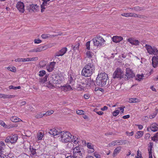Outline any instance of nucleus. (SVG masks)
<instances>
[{
	"label": "nucleus",
	"instance_id": "obj_12",
	"mask_svg": "<svg viewBox=\"0 0 158 158\" xmlns=\"http://www.w3.org/2000/svg\"><path fill=\"white\" fill-rule=\"evenodd\" d=\"M38 6L36 4H33L29 5L27 7V10L29 12H35L37 11V9L38 8Z\"/></svg>",
	"mask_w": 158,
	"mask_h": 158
},
{
	"label": "nucleus",
	"instance_id": "obj_16",
	"mask_svg": "<svg viewBox=\"0 0 158 158\" xmlns=\"http://www.w3.org/2000/svg\"><path fill=\"white\" fill-rule=\"evenodd\" d=\"M145 47L148 53L150 54H152L154 52V50L156 48H152L151 46L148 44H146Z\"/></svg>",
	"mask_w": 158,
	"mask_h": 158
},
{
	"label": "nucleus",
	"instance_id": "obj_57",
	"mask_svg": "<svg viewBox=\"0 0 158 158\" xmlns=\"http://www.w3.org/2000/svg\"><path fill=\"white\" fill-rule=\"evenodd\" d=\"M94 81L93 80H91V78H90V80H89V82H90V83H91V85L92 86H93L94 85H97L96 84V83H95Z\"/></svg>",
	"mask_w": 158,
	"mask_h": 158
},
{
	"label": "nucleus",
	"instance_id": "obj_40",
	"mask_svg": "<svg viewBox=\"0 0 158 158\" xmlns=\"http://www.w3.org/2000/svg\"><path fill=\"white\" fill-rule=\"evenodd\" d=\"M7 69L11 71L15 72L16 71V68L15 67H8L7 68Z\"/></svg>",
	"mask_w": 158,
	"mask_h": 158
},
{
	"label": "nucleus",
	"instance_id": "obj_64",
	"mask_svg": "<svg viewBox=\"0 0 158 158\" xmlns=\"http://www.w3.org/2000/svg\"><path fill=\"white\" fill-rule=\"evenodd\" d=\"M108 107L107 106H105L103 108H102L101 109V110L102 111H104L107 110L108 109Z\"/></svg>",
	"mask_w": 158,
	"mask_h": 158
},
{
	"label": "nucleus",
	"instance_id": "obj_54",
	"mask_svg": "<svg viewBox=\"0 0 158 158\" xmlns=\"http://www.w3.org/2000/svg\"><path fill=\"white\" fill-rule=\"evenodd\" d=\"M154 52H153V53L152 54H154V55L156 56V57H158V50L156 48L154 50Z\"/></svg>",
	"mask_w": 158,
	"mask_h": 158
},
{
	"label": "nucleus",
	"instance_id": "obj_3",
	"mask_svg": "<svg viewBox=\"0 0 158 158\" xmlns=\"http://www.w3.org/2000/svg\"><path fill=\"white\" fill-rule=\"evenodd\" d=\"M85 151L81 146H77L73 148V158H83L85 156Z\"/></svg>",
	"mask_w": 158,
	"mask_h": 158
},
{
	"label": "nucleus",
	"instance_id": "obj_14",
	"mask_svg": "<svg viewBox=\"0 0 158 158\" xmlns=\"http://www.w3.org/2000/svg\"><path fill=\"white\" fill-rule=\"evenodd\" d=\"M67 51V48L65 47L62 48L59 52L56 53L55 55V57L56 58V56H59L63 55L66 53Z\"/></svg>",
	"mask_w": 158,
	"mask_h": 158
},
{
	"label": "nucleus",
	"instance_id": "obj_52",
	"mask_svg": "<svg viewBox=\"0 0 158 158\" xmlns=\"http://www.w3.org/2000/svg\"><path fill=\"white\" fill-rule=\"evenodd\" d=\"M47 68V70L49 72H52L54 69V68L53 67H52L49 65L48 66Z\"/></svg>",
	"mask_w": 158,
	"mask_h": 158
},
{
	"label": "nucleus",
	"instance_id": "obj_36",
	"mask_svg": "<svg viewBox=\"0 0 158 158\" xmlns=\"http://www.w3.org/2000/svg\"><path fill=\"white\" fill-rule=\"evenodd\" d=\"M79 45L80 44L79 43H77L75 44L74 46H73V45H72V47L73 48V50L75 51L77 49H78Z\"/></svg>",
	"mask_w": 158,
	"mask_h": 158
},
{
	"label": "nucleus",
	"instance_id": "obj_6",
	"mask_svg": "<svg viewBox=\"0 0 158 158\" xmlns=\"http://www.w3.org/2000/svg\"><path fill=\"white\" fill-rule=\"evenodd\" d=\"M92 40L94 46L97 47H100L102 45L104 44L105 41L103 37L100 35H98L96 37L94 38Z\"/></svg>",
	"mask_w": 158,
	"mask_h": 158
},
{
	"label": "nucleus",
	"instance_id": "obj_26",
	"mask_svg": "<svg viewBox=\"0 0 158 158\" xmlns=\"http://www.w3.org/2000/svg\"><path fill=\"white\" fill-rule=\"evenodd\" d=\"M121 147V146H118L114 150L113 153V156H115L120 151Z\"/></svg>",
	"mask_w": 158,
	"mask_h": 158
},
{
	"label": "nucleus",
	"instance_id": "obj_20",
	"mask_svg": "<svg viewBox=\"0 0 158 158\" xmlns=\"http://www.w3.org/2000/svg\"><path fill=\"white\" fill-rule=\"evenodd\" d=\"M113 41L117 43L120 42L123 40V38L121 36H114L112 38Z\"/></svg>",
	"mask_w": 158,
	"mask_h": 158
},
{
	"label": "nucleus",
	"instance_id": "obj_49",
	"mask_svg": "<svg viewBox=\"0 0 158 158\" xmlns=\"http://www.w3.org/2000/svg\"><path fill=\"white\" fill-rule=\"evenodd\" d=\"M119 111L118 110H116L113 112V115L114 116H117L119 113Z\"/></svg>",
	"mask_w": 158,
	"mask_h": 158
},
{
	"label": "nucleus",
	"instance_id": "obj_19",
	"mask_svg": "<svg viewBox=\"0 0 158 158\" xmlns=\"http://www.w3.org/2000/svg\"><path fill=\"white\" fill-rule=\"evenodd\" d=\"M15 97V95H11L9 94H0V98L4 99L12 98Z\"/></svg>",
	"mask_w": 158,
	"mask_h": 158
},
{
	"label": "nucleus",
	"instance_id": "obj_15",
	"mask_svg": "<svg viewBox=\"0 0 158 158\" xmlns=\"http://www.w3.org/2000/svg\"><path fill=\"white\" fill-rule=\"evenodd\" d=\"M86 145L88 148V149L87 150V152L88 153H91L94 151V146L91 143H87L86 144Z\"/></svg>",
	"mask_w": 158,
	"mask_h": 158
},
{
	"label": "nucleus",
	"instance_id": "obj_44",
	"mask_svg": "<svg viewBox=\"0 0 158 158\" xmlns=\"http://www.w3.org/2000/svg\"><path fill=\"white\" fill-rule=\"evenodd\" d=\"M46 74V72L45 70H42L39 72V75L40 77H43Z\"/></svg>",
	"mask_w": 158,
	"mask_h": 158
},
{
	"label": "nucleus",
	"instance_id": "obj_32",
	"mask_svg": "<svg viewBox=\"0 0 158 158\" xmlns=\"http://www.w3.org/2000/svg\"><path fill=\"white\" fill-rule=\"evenodd\" d=\"M45 46H41L36 48V52H40L46 49Z\"/></svg>",
	"mask_w": 158,
	"mask_h": 158
},
{
	"label": "nucleus",
	"instance_id": "obj_42",
	"mask_svg": "<svg viewBox=\"0 0 158 158\" xmlns=\"http://www.w3.org/2000/svg\"><path fill=\"white\" fill-rule=\"evenodd\" d=\"M150 145L148 146V152H152V148L153 147V143L151 142L149 143Z\"/></svg>",
	"mask_w": 158,
	"mask_h": 158
},
{
	"label": "nucleus",
	"instance_id": "obj_18",
	"mask_svg": "<svg viewBox=\"0 0 158 158\" xmlns=\"http://www.w3.org/2000/svg\"><path fill=\"white\" fill-rule=\"evenodd\" d=\"M152 63L154 68L158 66V58L155 56H153L152 59Z\"/></svg>",
	"mask_w": 158,
	"mask_h": 158
},
{
	"label": "nucleus",
	"instance_id": "obj_37",
	"mask_svg": "<svg viewBox=\"0 0 158 158\" xmlns=\"http://www.w3.org/2000/svg\"><path fill=\"white\" fill-rule=\"evenodd\" d=\"M143 74H142L141 75L137 74L136 75V77L135 78V79L136 80L140 81L141 79H143Z\"/></svg>",
	"mask_w": 158,
	"mask_h": 158
},
{
	"label": "nucleus",
	"instance_id": "obj_56",
	"mask_svg": "<svg viewBox=\"0 0 158 158\" xmlns=\"http://www.w3.org/2000/svg\"><path fill=\"white\" fill-rule=\"evenodd\" d=\"M77 113L79 115L83 114H84V111L82 110H78L76 111Z\"/></svg>",
	"mask_w": 158,
	"mask_h": 158
},
{
	"label": "nucleus",
	"instance_id": "obj_34",
	"mask_svg": "<svg viewBox=\"0 0 158 158\" xmlns=\"http://www.w3.org/2000/svg\"><path fill=\"white\" fill-rule=\"evenodd\" d=\"M94 54L89 51H87L86 52V56L89 58H91L92 57Z\"/></svg>",
	"mask_w": 158,
	"mask_h": 158
},
{
	"label": "nucleus",
	"instance_id": "obj_29",
	"mask_svg": "<svg viewBox=\"0 0 158 158\" xmlns=\"http://www.w3.org/2000/svg\"><path fill=\"white\" fill-rule=\"evenodd\" d=\"M10 120L13 122H17L20 121H22L18 117L16 116H13L10 118Z\"/></svg>",
	"mask_w": 158,
	"mask_h": 158
},
{
	"label": "nucleus",
	"instance_id": "obj_60",
	"mask_svg": "<svg viewBox=\"0 0 158 158\" xmlns=\"http://www.w3.org/2000/svg\"><path fill=\"white\" fill-rule=\"evenodd\" d=\"M84 97L85 99H87L90 97V95L88 94H86L84 95Z\"/></svg>",
	"mask_w": 158,
	"mask_h": 158
},
{
	"label": "nucleus",
	"instance_id": "obj_45",
	"mask_svg": "<svg viewBox=\"0 0 158 158\" xmlns=\"http://www.w3.org/2000/svg\"><path fill=\"white\" fill-rule=\"evenodd\" d=\"M64 87L65 88V89H66V91H69L72 90V88L69 85H66L65 86H64Z\"/></svg>",
	"mask_w": 158,
	"mask_h": 158
},
{
	"label": "nucleus",
	"instance_id": "obj_59",
	"mask_svg": "<svg viewBox=\"0 0 158 158\" xmlns=\"http://www.w3.org/2000/svg\"><path fill=\"white\" fill-rule=\"evenodd\" d=\"M125 106H122V107H120L118 108V109H120V110H121V113H123L124 111V109L125 108Z\"/></svg>",
	"mask_w": 158,
	"mask_h": 158
},
{
	"label": "nucleus",
	"instance_id": "obj_46",
	"mask_svg": "<svg viewBox=\"0 0 158 158\" xmlns=\"http://www.w3.org/2000/svg\"><path fill=\"white\" fill-rule=\"evenodd\" d=\"M41 36L42 38L45 39L49 37L50 36V35L48 34H43Z\"/></svg>",
	"mask_w": 158,
	"mask_h": 158
},
{
	"label": "nucleus",
	"instance_id": "obj_33",
	"mask_svg": "<svg viewBox=\"0 0 158 158\" xmlns=\"http://www.w3.org/2000/svg\"><path fill=\"white\" fill-rule=\"evenodd\" d=\"M132 10H134L136 11H139L143 10L142 8L138 6H135L132 8Z\"/></svg>",
	"mask_w": 158,
	"mask_h": 158
},
{
	"label": "nucleus",
	"instance_id": "obj_5",
	"mask_svg": "<svg viewBox=\"0 0 158 158\" xmlns=\"http://www.w3.org/2000/svg\"><path fill=\"white\" fill-rule=\"evenodd\" d=\"M112 77L114 79L124 80V73L119 68H118L114 72Z\"/></svg>",
	"mask_w": 158,
	"mask_h": 158
},
{
	"label": "nucleus",
	"instance_id": "obj_17",
	"mask_svg": "<svg viewBox=\"0 0 158 158\" xmlns=\"http://www.w3.org/2000/svg\"><path fill=\"white\" fill-rule=\"evenodd\" d=\"M61 132V131L60 130L58 131V130L55 128H52L50 129L48 133L51 135L55 136L60 135Z\"/></svg>",
	"mask_w": 158,
	"mask_h": 158
},
{
	"label": "nucleus",
	"instance_id": "obj_22",
	"mask_svg": "<svg viewBox=\"0 0 158 158\" xmlns=\"http://www.w3.org/2000/svg\"><path fill=\"white\" fill-rule=\"evenodd\" d=\"M43 1V3L41 5V12H43L44 11V10L45 9V6H47V5L48 4L49 5V4L48 3V2L45 1L44 0H42Z\"/></svg>",
	"mask_w": 158,
	"mask_h": 158
},
{
	"label": "nucleus",
	"instance_id": "obj_25",
	"mask_svg": "<svg viewBox=\"0 0 158 158\" xmlns=\"http://www.w3.org/2000/svg\"><path fill=\"white\" fill-rule=\"evenodd\" d=\"M38 59V57H34L32 58H24V62L26 61H31L35 60H37Z\"/></svg>",
	"mask_w": 158,
	"mask_h": 158
},
{
	"label": "nucleus",
	"instance_id": "obj_43",
	"mask_svg": "<svg viewBox=\"0 0 158 158\" xmlns=\"http://www.w3.org/2000/svg\"><path fill=\"white\" fill-rule=\"evenodd\" d=\"M54 112V111L53 110L47 111L46 113H44L45 115L47 116L48 115H50L52 114Z\"/></svg>",
	"mask_w": 158,
	"mask_h": 158
},
{
	"label": "nucleus",
	"instance_id": "obj_47",
	"mask_svg": "<svg viewBox=\"0 0 158 158\" xmlns=\"http://www.w3.org/2000/svg\"><path fill=\"white\" fill-rule=\"evenodd\" d=\"M74 82V80L73 79V77L71 76L69 80V83L70 84H73Z\"/></svg>",
	"mask_w": 158,
	"mask_h": 158
},
{
	"label": "nucleus",
	"instance_id": "obj_50",
	"mask_svg": "<svg viewBox=\"0 0 158 158\" xmlns=\"http://www.w3.org/2000/svg\"><path fill=\"white\" fill-rule=\"evenodd\" d=\"M91 41H88L86 44V49L88 50H90V43Z\"/></svg>",
	"mask_w": 158,
	"mask_h": 158
},
{
	"label": "nucleus",
	"instance_id": "obj_63",
	"mask_svg": "<svg viewBox=\"0 0 158 158\" xmlns=\"http://www.w3.org/2000/svg\"><path fill=\"white\" fill-rule=\"evenodd\" d=\"M127 134L129 136H132L133 135L134 132L133 131H131V132L127 131L126 132Z\"/></svg>",
	"mask_w": 158,
	"mask_h": 158
},
{
	"label": "nucleus",
	"instance_id": "obj_11",
	"mask_svg": "<svg viewBox=\"0 0 158 158\" xmlns=\"http://www.w3.org/2000/svg\"><path fill=\"white\" fill-rule=\"evenodd\" d=\"M16 7L18 10L21 13H23L24 11V3L21 2H18Z\"/></svg>",
	"mask_w": 158,
	"mask_h": 158
},
{
	"label": "nucleus",
	"instance_id": "obj_55",
	"mask_svg": "<svg viewBox=\"0 0 158 158\" xmlns=\"http://www.w3.org/2000/svg\"><path fill=\"white\" fill-rule=\"evenodd\" d=\"M0 125L5 127H6L7 126L5 123L2 120L0 121Z\"/></svg>",
	"mask_w": 158,
	"mask_h": 158
},
{
	"label": "nucleus",
	"instance_id": "obj_13",
	"mask_svg": "<svg viewBox=\"0 0 158 158\" xmlns=\"http://www.w3.org/2000/svg\"><path fill=\"white\" fill-rule=\"evenodd\" d=\"M127 41L133 45L135 46L139 45V42L138 40H136L134 38H130L127 39Z\"/></svg>",
	"mask_w": 158,
	"mask_h": 158
},
{
	"label": "nucleus",
	"instance_id": "obj_23",
	"mask_svg": "<svg viewBox=\"0 0 158 158\" xmlns=\"http://www.w3.org/2000/svg\"><path fill=\"white\" fill-rule=\"evenodd\" d=\"M5 148V145L4 143L2 141L0 142V156H2V152H3Z\"/></svg>",
	"mask_w": 158,
	"mask_h": 158
},
{
	"label": "nucleus",
	"instance_id": "obj_28",
	"mask_svg": "<svg viewBox=\"0 0 158 158\" xmlns=\"http://www.w3.org/2000/svg\"><path fill=\"white\" fill-rule=\"evenodd\" d=\"M143 132L142 131H138L135 137L136 138L139 139L141 138L143 135Z\"/></svg>",
	"mask_w": 158,
	"mask_h": 158
},
{
	"label": "nucleus",
	"instance_id": "obj_2",
	"mask_svg": "<svg viewBox=\"0 0 158 158\" xmlns=\"http://www.w3.org/2000/svg\"><path fill=\"white\" fill-rule=\"evenodd\" d=\"M108 79L107 75L105 73H102L98 74L95 82L97 85L104 87L106 85Z\"/></svg>",
	"mask_w": 158,
	"mask_h": 158
},
{
	"label": "nucleus",
	"instance_id": "obj_38",
	"mask_svg": "<svg viewBox=\"0 0 158 158\" xmlns=\"http://www.w3.org/2000/svg\"><path fill=\"white\" fill-rule=\"evenodd\" d=\"M9 89H20L21 88V87L20 86L15 87L13 85H11L9 86Z\"/></svg>",
	"mask_w": 158,
	"mask_h": 158
},
{
	"label": "nucleus",
	"instance_id": "obj_9",
	"mask_svg": "<svg viewBox=\"0 0 158 158\" xmlns=\"http://www.w3.org/2000/svg\"><path fill=\"white\" fill-rule=\"evenodd\" d=\"M124 81H127L130 78L135 77V75L133 73L132 69L130 68H127L126 69V73L125 76H124Z\"/></svg>",
	"mask_w": 158,
	"mask_h": 158
},
{
	"label": "nucleus",
	"instance_id": "obj_7",
	"mask_svg": "<svg viewBox=\"0 0 158 158\" xmlns=\"http://www.w3.org/2000/svg\"><path fill=\"white\" fill-rule=\"evenodd\" d=\"M58 74H53L52 75L48 78V82L47 83V86L49 88H52L55 86V81L57 78Z\"/></svg>",
	"mask_w": 158,
	"mask_h": 158
},
{
	"label": "nucleus",
	"instance_id": "obj_51",
	"mask_svg": "<svg viewBox=\"0 0 158 158\" xmlns=\"http://www.w3.org/2000/svg\"><path fill=\"white\" fill-rule=\"evenodd\" d=\"M94 155L97 158H101V155L97 152H95L94 153Z\"/></svg>",
	"mask_w": 158,
	"mask_h": 158
},
{
	"label": "nucleus",
	"instance_id": "obj_1",
	"mask_svg": "<svg viewBox=\"0 0 158 158\" xmlns=\"http://www.w3.org/2000/svg\"><path fill=\"white\" fill-rule=\"evenodd\" d=\"M95 67L93 63L87 64L83 69L81 74L85 77H90L95 72Z\"/></svg>",
	"mask_w": 158,
	"mask_h": 158
},
{
	"label": "nucleus",
	"instance_id": "obj_24",
	"mask_svg": "<svg viewBox=\"0 0 158 158\" xmlns=\"http://www.w3.org/2000/svg\"><path fill=\"white\" fill-rule=\"evenodd\" d=\"M57 78L56 80L55 81V85L57 84H60L63 81V77H60L58 74L57 76Z\"/></svg>",
	"mask_w": 158,
	"mask_h": 158
},
{
	"label": "nucleus",
	"instance_id": "obj_39",
	"mask_svg": "<svg viewBox=\"0 0 158 158\" xmlns=\"http://www.w3.org/2000/svg\"><path fill=\"white\" fill-rule=\"evenodd\" d=\"M48 77V76L46 75L44 78L40 80V82L42 84L44 83L47 80Z\"/></svg>",
	"mask_w": 158,
	"mask_h": 158
},
{
	"label": "nucleus",
	"instance_id": "obj_48",
	"mask_svg": "<svg viewBox=\"0 0 158 158\" xmlns=\"http://www.w3.org/2000/svg\"><path fill=\"white\" fill-rule=\"evenodd\" d=\"M4 156H5V157L3 156H0V158H14V157L13 156H11V154H9L8 155H7L6 156H5L4 155H3Z\"/></svg>",
	"mask_w": 158,
	"mask_h": 158
},
{
	"label": "nucleus",
	"instance_id": "obj_4",
	"mask_svg": "<svg viewBox=\"0 0 158 158\" xmlns=\"http://www.w3.org/2000/svg\"><path fill=\"white\" fill-rule=\"evenodd\" d=\"M60 135L61 140L62 142L67 143L71 141L72 135L69 132L61 131Z\"/></svg>",
	"mask_w": 158,
	"mask_h": 158
},
{
	"label": "nucleus",
	"instance_id": "obj_8",
	"mask_svg": "<svg viewBox=\"0 0 158 158\" xmlns=\"http://www.w3.org/2000/svg\"><path fill=\"white\" fill-rule=\"evenodd\" d=\"M17 135L15 134L7 136L5 139V142L7 143H10L12 144H15L17 142L18 139Z\"/></svg>",
	"mask_w": 158,
	"mask_h": 158
},
{
	"label": "nucleus",
	"instance_id": "obj_27",
	"mask_svg": "<svg viewBox=\"0 0 158 158\" xmlns=\"http://www.w3.org/2000/svg\"><path fill=\"white\" fill-rule=\"evenodd\" d=\"M71 139L72 142L75 144L78 143L79 142V139L77 137L74 135H73L72 137H71Z\"/></svg>",
	"mask_w": 158,
	"mask_h": 158
},
{
	"label": "nucleus",
	"instance_id": "obj_41",
	"mask_svg": "<svg viewBox=\"0 0 158 158\" xmlns=\"http://www.w3.org/2000/svg\"><path fill=\"white\" fill-rule=\"evenodd\" d=\"M30 151L31 154L32 155H36V149L33 148H30Z\"/></svg>",
	"mask_w": 158,
	"mask_h": 158
},
{
	"label": "nucleus",
	"instance_id": "obj_21",
	"mask_svg": "<svg viewBox=\"0 0 158 158\" xmlns=\"http://www.w3.org/2000/svg\"><path fill=\"white\" fill-rule=\"evenodd\" d=\"M151 130L153 132H155L158 130V124L156 123L152 124L150 126Z\"/></svg>",
	"mask_w": 158,
	"mask_h": 158
},
{
	"label": "nucleus",
	"instance_id": "obj_30",
	"mask_svg": "<svg viewBox=\"0 0 158 158\" xmlns=\"http://www.w3.org/2000/svg\"><path fill=\"white\" fill-rule=\"evenodd\" d=\"M44 133L42 132L38 133L37 137L38 140H41L44 136Z\"/></svg>",
	"mask_w": 158,
	"mask_h": 158
},
{
	"label": "nucleus",
	"instance_id": "obj_62",
	"mask_svg": "<svg viewBox=\"0 0 158 158\" xmlns=\"http://www.w3.org/2000/svg\"><path fill=\"white\" fill-rule=\"evenodd\" d=\"M150 135L149 133H147L145 135L144 138L147 139L150 137Z\"/></svg>",
	"mask_w": 158,
	"mask_h": 158
},
{
	"label": "nucleus",
	"instance_id": "obj_58",
	"mask_svg": "<svg viewBox=\"0 0 158 158\" xmlns=\"http://www.w3.org/2000/svg\"><path fill=\"white\" fill-rule=\"evenodd\" d=\"M41 40L39 39H35L34 40V43L35 44H39L41 43Z\"/></svg>",
	"mask_w": 158,
	"mask_h": 158
},
{
	"label": "nucleus",
	"instance_id": "obj_53",
	"mask_svg": "<svg viewBox=\"0 0 158 158\" xmlns=\"http://www.w3.org/2000/svg\"><path fill=\"white\" fill-rule=\"evenodd\" d=\"M24 58H18L15 60V62H24Z\"/></svg>",
	"mask_w": 158,
	"mask_h": 158
},
{
	"label": "nucleus",
	"instance_id": "obj_35",
	"mask_svg": "<svg viewBox=\"0 0 158 158\" xmlns=\"http://www.w3.org/2000/svg\"><path fill=\"white\" fill-rule=\"evenodd\" d=\"M139 100L137 98H131L129 99V102L130 103H135L138 102Z\"/></svg>",
	"mask_w": 158,
	"mask_h": 158
},
{
	"label": "nucleus",
	"instance_id": "obj_61",
	"mask_svg": "<svg viewBox=\"0 0 158 158\" xmlns=\"http://www.w3.org/2000/svg\"><path fill=\"white\" fill-rule=\"evenodd\" d=\"M94 111L99 115H102L104 114L103 112L102 111H96L95 110H94Z\"/></svg>",
	"mask_w": 158,
	"mask_h": 158
},
{
	"label": "nucleus",
	"instance_id": "obj_31",
	"mask_svg": "<svg viewBox=\"0 0 158 158\" xmlns=\"http://www.w3.org/2000/svg\"><path fill=\"white\" fill-rule=\"evenodd\" d=\"M45 116L44 113L40 112L37 114L35 116V117L37 118H41Z\"/></svg>",
	"mask_w": 158,
	"mask_h": 158
},
{
	"label": "nucleus",
	"instance_id": "obj_10",
	"mask_svg": "<svg viewBox=\"0 0 158 158\" xmlns=\"http://www.w3.org/2000/svg\"><path fill=\"white\" fill-rule=\"evenodd\" d=\"M127 143L126 140H115L110 143L109 144L110 146H115L116 145H119L122 144H125Z\"/></svg>",
	"mask_w": 158,
	"mask_h": 158
}]
</instances>
